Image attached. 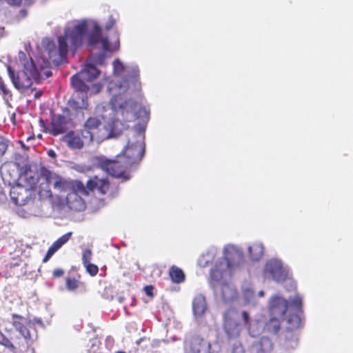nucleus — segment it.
<instances>
[{"label": "nucleus", "instance_id": "obj_52", "mask_svg": "<svg viewBox=\"0 0 353 353\" xmlns=\"http://www.w3.org/2000/svg\"><path fill=\"white\" fill-rule=\"evenodd\" d=\"M49 155H50V156H54V152L53 151L50 150V151L49 152Z\"/></svg>", "mask_w": 353, "mask_h": 353}, {"label": "nucleus", "instance_id": "obj_33", "mask_svg": "<svg viewBox=\"0 0 353 353\" xmlns=\"http://www.w3.org/2000/svg\"><path fill=\"white\" fill-rule=\"evenodd\" d=\"M259 345L261 347V350L259 351H263V352L270 351L273 347L271 339L267 336H262L260 339Z\"/></svg>", "mask_w": 353, "mask_h": 353}, {"label": "nucleus", "instance_id": "obj_1", "mask_svg": "<svg viewBox=\"0 0 353 353\" xmlns=\"http://www.w3.org/2000/svg\"><path fill=\"white\" fill-rule=\"evenodd\" d=\"M11 317L14 330H0V345L13 353H26L37 337V330L25 316L13 313Z\"/></svg>", "mask_w": 353, "mask_h": 353}, {"label": "nucleus", "instance_id": "obj_22", "mask_svg": "<svg viewBox=\"0 0 353 353\" xmlns=\"http://www.w3.org/2000/svg\"><path fill=\"white\" fill-rule=\"evenodd\" d=\"M242 254L233 247L225 249L224 259L226 261L227 267L232 269L242 259Z\"/></svg>", "mask_w": 353, "mask_h": 353}, {"label": "nucleus", "instance_id": "obj_34", "mask_svg": "<svg viewBox=\"0 0 353 353\" xmlns=\"http://www.w3.org/2000/svg\"><path fill=\"white\" fill-rule=\"evenodd\" d=\"M72 235V232H68L66 234L62 235L58 239H57L53 244L57 247L58 249H60L65 243H66L69 239L71 238Z\"/></svg>", "mask_w": 353, "mask_h": 353}, {"label": "nucleus", "instance_id": "obj_11", "mask_svg": "<svg viewBox=\"0 0 353 353\" xmlns=\"http://www.w3.org/2000/svg\"><path fill=\"white\" fill-rule=\"evenodd\" d=\"M142 110L139 108L137 102L133 99L125 100L122 103L118 110L119 114L121 115V121L124 123H130L134 121L137 117V110Z\"/></svg>", "mask_w": 353, "mask_h": 353}, {"label": "nucleus", "instance_id": "obj_26", "mask_svg": "<svg viewBox=\"0 0 353 353\" xmlns=\"http://www.w3.org/2000/svg\"><path fill=\"white\" fill-rule=\"evenodd\" d=\"M206 301L203 295H197L192 301V309L196 315L201 316L206 310Z\"/></svg>", "mask_w": 353, "mask_h": 353}, {"label": "nucleus", "instance_id": "obj_12", "mask_svg": "<svg viewBox=\"0 0 353 353\" xmlns=\"http://www.w3.org/2000/svg\"><path fill=\"white\" fill-rule=\"evenodd\" d=\"M10 195L12 201L17 205H24L33 199L32 190L20 184L11 188Z\"/></svg>", "mask_w": 353, "mask_h": 353}, {"label": "nucleus", "instance_id": "obj_3", "mask_svg": "<svg viewBox=\"0 0 353 353\" xmlns=\"http://www.w3.org/2000/svg\"><path fill=\"white\" fill-rule=\"evenodd\" d=\"M7 71L13 85L21 91L30 88L33 81L39 83L42 77V70H38L36 63L31 57L24 62L21 72L15 73L10 65L7 66Z\"/></svg>", "mask_w": 353, "mask_h": 353}, {"label": "nucleus", "instance_id": "obj_46", "mask_svg": "<svg viewBox=\"0 0 353 353\" xmlns=\"http://www.w3.org/2000/svg\"><path fill=\"white\" fill-rule=\"evenodd\" d=\"M64 274V271L62 269L57 268L54 270L52 272V276L54 278H59L61 277Z\"/></svg>", "mask_w": 353, "mask_h": 353}, {"label": "nucleus", "instance_id": "obj_14", "mask_svg": "<svg viewBox=\"0 0 353 353\" xmlns=\"http://www.w3.org/2000/svg\"><path fill=\"white\" fill-rule=\"evenodd\" d=\"M211 349V344L203 337L192 336L186 343L185 353H207Z\"/></svg>", "mask_w": 353, "mask_h": 353}, {"label": "nucleus", "instance_id": "obj_9", "mask_svg": "<svg viewBox=\"0 0 353 353\" xmlns=\"http://www.w3.org/2000/svg\"><path fill=\"white\" fill-rule=\"evenodd\" d=\"M88 185L91 192L97 190L101 195H107L108 198L115 197L119 192L118 186L112 187L107 179H99L95 176L88 181Z\"/></svg>", "mask_w": 353, "mask_h": 353}, {"label": "nucleus", "instance_id": "obj_23", "mask_svg": "<svg viewBox=\"0 0 353 353\" xmlns=\"http://www.w3.org/2000/svg\"><path fill=\"white\" fill-rule=\"evenodd\" d=\"M62 141L71 149H81L83 146L82 138L74 131H70L63 135Z\"/></svg>", "mask_w": 353, "mask_h": 353}, {"label": "nucleus", "instance_id": "obj_17", "mask_svg": "<svg viewBox=\"0 0 353 353\" xmlns=\"http://www.w3.org/2000/svg\"><path fill=\"white\" fill-rule=\"evenodd\" d=\"M288 301L283 297L275 296L272 299L270 304L271 315L282 317L287 312Z\"/></svg>", "mask_w": 353, "mask_h": 353}, {"label": "nucleus", "instance_id": "obj_54", "mask_svg": "<svg viewBox=\"0 0 353 353\" xmlns=\"http://www.w3.org/2000/svg\"><path fill=\"white\" fill-rule=\"evenodd\" d=\"M294 338H295V340H294V344L296 345L297 344V338L296 336H293Z\"/></svg>", "mask_w": 353, "mask_h": 353}, {"label": "nucleus", "instance_id": "obj_55", "mask_svg": "<svg viewBox=\"0 0 353 353\" xmlns=\"http://www.w3.org/2000/svg\"><path fill=\"white\" fill-rule=\"evenodd\" d=\"M116 353H125V352L123 351H117Z\"/></svg>", "mask_w": 353, "mask_h": 353}, {"label": "nucleus", "instance_id": "obj_39", "mask_svg": "<svg viewBox=\"0 0 353 353\" xmlns=\"http://www.w3.org/2000/svg\"><path fill=\"white\" fill-rule=\"evenodd\" d=\"M0 92L5 96H12L11 92L7 88L3 79L0 77Z\"/></svg>", "mask_w": 353, "mask_h": 353}, {"label": "nucleus", "instance_id": "obj_41", "mask_svg": "<svg viewBox=\"0 0 353 353\" xmlns=\"http://www.w3.org/2000/svg\"><path fill=\"white\" fill-rule=\"evenodd\" d=\"M292 305L298 310H301L302 307V299L299 296H296L292 300Z\"/></svg>", "mask_w": 353, "mask_h": 353}, {"label": "nucleus", "instance_id": "obj_58", "mask_svg": "<svg viewBox=\"0 0 353 353\" xmlns=\"http://www.w3.org/2000/svg\"><path fill=\"white\" fill-rule=\"evenodd\" d=\"M208 353H213V352H211L210 350L208 352Z\"/></svg>", "mask_w": 353, "mask_h": 353}, {"label": "nucleus", "instance_id": "obj_49", "mask_svg": "<svg viewBox=\"0 0 353 353\" xmlns=\"http://www.w3.org/2000/svg\"><path fill=\"white\" fill-rule=\"evenodd\" d=\"M10 5L19 6L21 4L22 0H6Z\"/></svg>", "mask_w": 353, "mask_h": 353}, {"label": "nucleus", "instance_id": "obj_44", "mask_svg": "<svg viewBox=\"0 0 353 353\" xmlns=\"http://www.w3.org/2000/svg\"><path fill=\"white\" fill-rule=\"evenodd\" d=\"M102 89V85L100 83H94L92 85V93L97 94L100 92Z\"/></svg>", "mask_w": 353, "mask_h": 353}, {"label": "nucleus", "instance_id": "obj_42", "mask_svg": "<svg viewBox=\"0 0 353 353\" xmlns=\"http://www.w3.org/2000/svg\"><path fill=\"white\" fill-rule=\"evenodd\" d=\"M232 353H245L242 344L241 343H234L232 347Z\"/></svg>", "mask_w": 353, "mask_h": 353}, {"label": "nucleus", "instance_id": "obj_56", "mask_svg": "<svg viewBox=\"0 0 353 353\" xmlns=\"http://www.w3.org/2000/svg\"><path fill=\"white\" fill-rule=\"evenodd\" d=\"M258 353H265V352H263V351H258Z\"/></svg>", "mask_w": 353, "mask_h": 353}, {"label": "nucleus", "instance_id": "obj_43", "mask_svg": "<svg viewBox=\"0 0 353 353\" xmlns=\"http://www.w3.org/2000/svg\"><path fill=\"white\" fill-rule=\"evenodd\" d=\"M116 19L112 16H110L105 24V30H110L111 28L114 27V26L116 24Z\"/></svg>", "mask_w": 353, "mask_h": 353}, {"label": "nucleus", "instance_id": "obj_15", "mask_svg": "<svg viewBox=\"0 0 353 353\" xmlns=\"http://www.w3.org/2000/svg\"><path fill=\"white\" fill-rule=\"evenodd\" d=\"M114 74L122 79V81L119 82V87L124 88V90H127L129 87L128 82L134 79V77L129 74L130 68L125 66L124 64L119 60L116 59L113 62Z\"/></svg>", "mask_w": 353, "mask_h": 353}, {"label": "nucleus", "instance_id": "obj_36", "mask_svg": "<svg viewBox=\"0 0 353 353\" xmlns=\"http://www.w3.org/2000/svg\"><path fill=\"white\" fill-rule=\"evenodd\" d=\"M86 269V272L91 276H94L98 274L99 268L97 265L92 263L83 265Z\"/></svg>", "mask_w": 353, "mask_h": 353}, {"label": "nucleus", "instance_id": "obj_10", "mask_svg": "<svg viewBox=\"0 0 353 353\" xmlns=\"http://www.w3.org/2000/svg\"><path fill=\"white\" fill-rule=\"evenodd\" d=\"M263 273L270 276L276 282L284 281L288 277V271L283 268L281 261L276 259H271L266 262Z\"/></svg>", "mask_w": 353, "mask_h": 353}, {"label": "nucleus", "instance_id": "obj_35", "mask_svg": "<svg viewBox=\"0 0 353 353\" xmlns=\"http://www.w3.org/2000/svg\"><path fill=\"white\" fill-rule=\"evenodd\" d=\"M43 61L45 63L46 66H43V65H41L40 63H39V60L38 61V64L36 63V65L38 68V70H41V71L42 70L41 79L43 78H48L52 75V71L47 67V64H49V61H48L47 63H46L44 61V60H43Z\"/></svg>", "mask_w": 353, "mask_h": 353}, {"label": "nucleus", "instance_id": "obj_25", "mask_svg": "<svg viewBox=\"0 0 353 353\" xmlns=\"http://www.w3.org/2000/svg\"><path fill=\"white\" fill-rule=\"evenodd\" d=\"M70 188L72 191L70 192H75L77 195L88 196L91 192L88 185V181L85 185L83 182L79 180H74L70 182Z\"/></svg>", "mask_w": 353, "mask_h": 353}, {"label": "nucleus", "instance_id": "obj_45", "mask_svg": "<svg viewBox=\"0 0 353 353\" xmlns=\"http://www.w3.org/2000/svg\"><path fill=\"white\" fill-rule=\"evenodd\" d=\"M211 276L218 281L222 277V273L216 268L212 270Z\"/></svg>", "mask_w": 353, "mask_h": 353}, {"label": "nucleus", "instance_id": "obj_20", "mask_svg": "<svg viewBox=\"0 0 353 353\" xmlns=\"http://www.w3.org/2000/svg\"><path fill=\"white\" fill-rule=\"evenodd\" d=\"M68 105L73 110L86 109L88 106L87 95L74 93L68 100Z\"/></svg>", "mask_w": 353, "mask_h": 353}, {"label": "nucleus", "instance_id": "obj_6", "mask_svg": "<svg viewBox=\"0 0 353 353\" xmlns=\"http://www.w3.org/2000/svg\"><path fill=\"white\" fill-rule=\"evenodd\" d=\"M144 137L141 134H139V139L134 143L128 141L126 147L123 150L120 154L125 157L126 161L131 166L140 162L145 153V143L143 141Z\"/></svg>", "mask_w": 353, "mask_h": 353}, {"label": "nucleus", "instance_id": "obj_19", "mask_svg": "<svg viewBox=\"0 0 353 353\" xmlns=\"http://www.w3.org/2000/svg\"><path fill=\"white\" fill-rule=\"evenodd\" d=\"M21 180L23 181L25 185L31 190L36 188L37 183L43 180L41 176V168L39 172H35L28 168L20 176Z\"/></svg>", "mask_w": 353, "mask_h": 353}, {"label": "nucleus", "instance_id": "obj_21", "mask_svg": "<svg viewBox=\"0 0 353 353\" xmlns=\"http://www.w3.org/2000/svg\"><path fill=\"white\" fill-rule=\"evenodd\" d=\"M66 203L70 209L82 211L85 208V203L81 196L75 192H69L66 196Z\"/></svg>", "mask_w": 353, "mask_h": 353}, {"label": "nucleus", "instance_id": "obj_7", "mask_svg": "<svg viewBox=\"0 0 353 353\" xmlns=\"http://www.w3.org/2000/svg\"><path fill=\"white\" fill-rule=\"evenodd\" d=\"M101 43L102 49L105 52H115L119 49L120 41L118 34L115 35V41L112 44L110 43L108 37H103L101 35V29L97 24L94 26L93 31L88 37V45L94 47L97 44Z\"/></svg>", "mask_w": 353, "mask_h": 353}, {"label": "nucleus", "instance_id": "obj_8", "mask_svg": "<svg viewBox=\"0 0 353 353\" xmlns=\"http://www.w3.org/2000/svg\"><path fill=\"white\" fill-rule=\"evenodd\" d=\"M103 125L101 121L96 117H90L85 121L81 131L83 138L88 143L94 140H101L105 134L102 133Z\"/></svg>", "mask_w": 353, "mask_h": 353}, {"label": "nucleus", "instance_id": "obj_47", "mask_svg": "<svg viewBox=\"0 0 353 353\" xmlns=\"http://www.w3.org/2000/svg\"><path fill=\"white\" fill-rule=\"evenodd\" d=\"M153 287L152 285H147L145 287V292L148 296L153 295Z\"/></svg>", "mask_w": 353, "mask_h": 353}, {"label": "nucleus", "instance_id": "obj_50", "mask_svg": "<svg viewBox=\"0 0 353 353\" xmlns=\"http://www.w3.org/2000/svg\"><path fill=\"white\" fill-rule=\"evenodd\" d=\"M41 92H37L35 94H34V98L35 99H39L41 96Z\"/></svg>", "mask_w": 353, "mask_h": 353}, {"label": "nucleus", "instance_id": "obj_32", "mask_svg": "<svg viewBox=\"0 0 353 353\" xmlns=\"http://www.w3.org/2000/svg\"><path fill=\"white\" fill-rule=\"evenodd\" d=\"M80 287H83L85 288L84 283L75 278L68 277L65 279V288L68 290L74 291Z\"/></svg>", "mask_w": 353, "mask_h": 353}, {"label": "nucleus", "instance_id": "obj_53", "mask_svg": "<svg viewBox=\"0 0 353 353\" xmlns=\"http://www.w3.org/2000/svg\"><path fill=\"white\" fill-rule=\"evenodd\" d=\"M99 59H100V63H101V61L103 60V55H100L99 56Z\"/></svg>", "mask_w": 353, "mask_h": 353}, {"label": "nucleus", "instance_id": "obj_48", "mask_svg": "<svg viewBox=\"0 0 353 353\" xmlns=\"http://www.w3.org/2000/svg\"><path fill=\"white\" fill-rule=\"evenodd\" d=\"M8 149V146L6 144L3 143H0V157H2Z\"/></svg>", "mask_w": 353, "mask_h": 353}, {"label": "nucleus", "instance_id": "obj_57", "mask_svg": "<svg viewBox=\"0 0 353 353\" xmlns=\"http://www.w3.org/2000/svg\"><path fill=\"white\" fill-rule=\"evenodd\" d=\"M117 123H118V121H115V122H114V125H117Z\"/></svg>", "mask_w": 353, "mask_h": 353}, {"label": "nucleus", "instance_id": "obj_40", "mask_svg": "<svg viewBox=\"0 0 353 353\" xmlns=\"http://www.w3.org/2000/svg\"><path fill=\"white\" fill-rule=\"evenodd\" d=\"M241 316L243 321V325L250 328L251 325V319L249 313L246 311H243Z\"/></svg>", "mask_w": 353, "mask_h": 353}, {"label": "nucleus", "instance_id": "obj_5", "mask_svg": "<svg viewBox=\"0 0 353 353\" xmlns=\"http://www.w3.org/2000/svg\"><path fill=\"white\" fill-rule=\"evenodd\" d=\"M239 317V312L234 308H229L223 314V327L229 339H237L241 335L242 326Z\"/></svg>", "mask_w": 353, "mask_h": 353}, {"label": "nucleus", "instance_id": "obj_2", "mask_svg": "<svg viewBox=\"0 0 353 353\" xmlns=\"http://www.w3.org/2000/svg\"><path fill=\"white\" fill-rule=\"evenodd\" d=\"M87 29L86 23L81 22L76 25L72 30L66 31L64 35L59 36L58 46L53 41H48L45 49L47 51L49 59L57 65L65 62L68 51V39H70L72 46L74 48H78L82 43Z\"/></svg>", "mask_w": 353, "mask_h": 353}, {"label": "nucleus", "instance_id": "obj_37", "mask_svg": "<svg viewBox=\"0 0 353 353\" xmlns=\"http://www.w3.org/2000/svg\"><path fill=\"white\" fill-rule=\"evenodd\" d=\"M58 250L57 247L52 243L43 257V262L46 263Z\"/></svg>", "mask_w": 353, "mask_h": 353}, {"label": "nucleus", "instance_id": "obj_31", "mask_svg": "<svg viewBox=\"0 0 353 353\" xmlns=\"http://www.w3.org/2000/svg\"><path fill=\"white\" fill-rule=\"evenodd\" d=\"M43 181L40 183L39 185L38 194L40 199H50L52 196V194L50 190V182L46 181L45 180H42Z\"/></svg>", "mask_w": 353, "mask_h": 353}, {"label": "nucleus", "instance_id": "obj_27", "mask_svg": "<svg viewBox=\"0 0 353 353\" xmlns=\"http://www.w3.org/2000/svg\"><path fill=\"white\" fill-rule=\"evenodd\" d=\"M169 276L174 283H181L185 281V275L183 271L176 265H172L169 270Z\"/></svg>", "mask_w": 353, "mask_h": 353}, {"label": "nucleus", "instance_id": "obj_4", "mask_svg": "<svg viewBox=\"0 0 353 353\" xmlns=\"http://www.w3.org/2000/svg\"><path fill=\"white\" fill-rule=\"evenodd\" d=\"M97 165L109 175L121 179L123 181L130 178L129 170L132 166L128 164L125 157L120 154L117 155L115 159L99 157L97 159Z\"/></svg>", "mask_w": 353, "mask_h": 353}, {"label": "nucleus", "instance_id": "obj_16", "mask_svg": "<svg viewBox=\"0 0 353 353\" xmlns=\"http://www.w3.org/2000/svg\"><path fill=\"white\" fill-rule=\"evenodd\" d=\"M41 176L42 179L50 182L53 184L54 188L59 190H64L68 186V182L65 180L46 167L41 168Z\"/></svg>", "mask_w": 353, "mask_h": 353}, {"label": "nucleus", "instance_id": "obj_38", "mask_svg": "<svg viewBox=\"0 0 353 353\" xmlns=\"http://www.w3.org/2000/svg\"><path fill=\"white\" fill-rule=\"evenodd\" d=\"M92 252L90 249L85 250L82 253V263L85 265L91 263Z\"/></svg>", "mask_w": 353, "mask_h": 353}, {"label": "nucleus", "instance_id": "obj_18", "mask_svg": "<svg viewBox=\"0 0 353 353\" xmlns=\"http://www.w3.org/2000/svg\"><path fill=\"white\" fill-rule=\"evenodd\" d=\"M85 72H79L71 77V85L72 88L75 90V93L83 94L87 95V93L89 91L90 88L86 84V82L88 81L87 79L84 77L85 75Z\"/></svg>", "mask_w": 353, "mask_h": 353}, {"label": "nucleus", "instance_id": "obj_28", "mask_svg": "<svg viewBox=\"0 0 353 353\" xmlns=\"http://www.w3.org/2000/svg\"><path fill=\"white\" fill-rule=\"evenodd\" d=\"M286 331L294 332L301 327V319L298 314H290L286 319Z\"/></svg>", "mask_w": 353, "mask_h": 353}, {"label": "nucleus", "instance_id": "obj_30", "mask_svg": "<svg viewBox=\"0 0 353 353\" xmlns=\"http://www.w3.org/2000/svg\"><path fill=\"white\" fill-rule=\"evenodd\" d=\"M80 72H85V75L84 77L87 79V81L90 82L97 78L100 74V71L91 63L86 64L84 69L81 70Z\"/></svg>", "mask_w": 353, "mask_h": 353}, {"label": "nucleus", "instance_id": "obj_13", "mask_svg": "<svg viewBox=\"0 0 353 353\" xmlns=\"http://www.w3.org/2000/svg\"><path fill=\"white\" fill-rule=\"evenodd\" d=\"M70 121L68 108L63 111V114L54 115L51 121L50 133L57 136L65 132L69 128Z\"/></svg>", "mask_w": 353, "mask_h": 353}, {"label": "nucleus", "instance_id": "obj_29", "mask_svg": "<svg viewBox=\"0 0 353 353\" xmlns=\"http://www.w3.org/2000/svg\"><path fill=\"white\" fill-rule=\"evenodd\" d=\"M281 329L279 319L274 316L265 324L264 330L270 334H276Z\"/></svg>", "mask_w": 353, "mask_h": 353}, {"label": "nucleus", "instance_id": "obj_24", "mask_svg": "<svg viewBox=\"0 0 353 353\" xmlns=\"http://www.w3.org/2000/svg\"><path fill=\"white\" fill-rule=\"evenodd\" d=\"M264 254V247L261 243H254L248 248V256L252 261H259Z\"/></svg>", "mask_w": 353, "mask_h": 353}, {"label": "nucleus", "instance_id": "obj_51", "mask_svg": "<svg viewBox=\"0 0 353 353\" xmlns=\"http://www.w3.org/2000/svg\"><path fill=\"white\" fill-rule=\"evenodd\" d=\"M259 296H263L264 295V292H263V291H260V292H259Z\"/></svg>", "mask_w": 353, "mask_h": 353}]
</instances>
